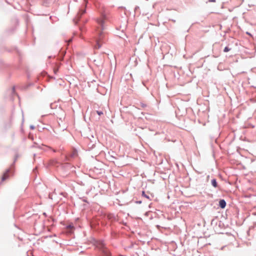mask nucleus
<instances>
[{"mask_svg": "<svg viewBox=\"0 0 256 256\" xmlns=\"http://www.w3.org/2000/svg\"><path fill=\"white\" fill-rule=\"evenodd\" d=\"M212 184L215 188L217 186V182H216V180L214 179L212 180Z\"/></svg>", "mask_w": 256, "mask_h": 256, "instance_id": "5", "label": "nucleus"}, {"mask_svg": "<svg viewBox=\"0 0 256 256\" xmlns=\"http://www.w3.org/2000/svg\"><path fill=\"white\" fill-rule=\"evenodd\" d=\"M209 2H215L216 0H209Z\"/></svg>", "mask_w": 256, "mask_h": 256, "instance_id": "11", "label": "nucleus"}, {"mask_svg": "<svg viewBox=\"0 0 256 256\" xmlns=\"http://www.w3.org/2000/svg\"><path fill=\"white\" fill-rule=\"evenodd\" d=\"M85 12V10H82L81 12H80L78 14V18L80 19L81 16L84 14Z\"/></svg>", "mask_w": 256, "mask_h": 256, "instance_id": "6", "label": "nucleus"}, {"mask_svg": "<svg viewBox=\"0 0 256 256\" xmlns=\"http://www.w3.org/2000/svg\"><path fill=\"white\" fill-rule=\"evenodd\" d=\"M73 228V226H71V225H70L68 226V228Z\"/></svg>", "mask_w": 256, "mask_h": 256, "instance_id": "10", "label": "nucleus"}, {"mask_svg": "<svg viewBox=\"0 0 256 256\" xmlns=\"http://www.w3.org/2000/svg\"><path fill=\"white\" fill-rule=\"evenodd\" d=\"M224 52H228V51L230 50V48H228V47L226 46L224 48Z\"/></svg>", "mask_w": 256, "mask_h": 256, "instance_id": "7", "label": "nucleus"}, {"mask_svg": "<svg viewBox=\"0 0 256 256\" xmlns=\"http://www.w3.org/2000/svg\"><path fill=\"white\" fill-rule=\"evenodd\" d=\"M71 40H70L68 42H71Z\"/></svg>", "mask_w": 256, "mask_h": 256, "instance_id": "13", "label": "nucleus"}, {"mask_svg": "<svg viewBox=\"0 0 256 256\" xmlns=\"http://www.w3.org/2000/svg\"><path fill=\"white\" fill-rule=\"evenodd\" d=\"M96 113L99 115V116H100L102 114H103V112H100V111H96Z\"/></svg>", "mask_w": 256, "mask_h": 256, "instance_id": "9", "label": "nucleus"}, {"mask_svg": "<svg viewBox=\"0 0 256 256\" xmlns=\"http://www.w3.org/2000/svg\"><path fill=\"white\" fill-rule=\"evenodd\" d=\"M142 195L146 197V198H149L148 196L147 195H146V194H145V193H144V192H142Z\"/></svg>", "mask_w": 256, "mask_h": 256, "instance_id": "8", "label": "nucleus"}, {"mask_svg": "<svg viewBox=\"0 0 256 256\" xmlns=\"http://www.w3.org/2000/svg\"><path fill=\"white\" fill-rule=\"evenodd\" d=\"M106 17L104 16H102L100 18L97 20L98 23L100 25L102 28H103V24L104 23Z\"/></svg>", "mask_w": 256, "mask_h": 256, "instance_id": "2", "label": "nucleus"}, {"mask_svg": "<svg viewBox=\"0 0 256 256\" xmlns=\"http://www.w3.org/2000/svg\"><path fill=\"white\" fill-rule=\"evenodd\" d=\"M104 34L101 30L98 32V37L96 40V44L95 48L99 49L102 46V44L104 42Z\"/></svg>", "mask_w": 256, "mask_h": 256, "instance_id": "1", "label": "nucleus"}, {"mask_svg": "<svg viewBox=\"0 0 256 256\" xmlns=\"http://www.w3.org/2000/svg\"><path fill=\"white\" fill-rule=\"evenodd\" d=\"M10 170H6L2 177V182H4L9 178Z\"/></svg>", "mask_w": 256, "mask_h": 256, "instance_id": "3", "label": "nucleus"}, {"mask_svg": "<svg viewBox=\"0 0 256 256\" xmlns=\"http://www.w3.org/2000/svg\"><path fill=\"white\" fill-rule=\"evenodd\" d=\"M58 71V69H54V73H56V72Z\"/></svg>", "mask_w": 256, "mask_h": 256, "instance_id": "12", "label": "nucleus"}, {"mask_svg": "<svg viewBox=\"0 0 256 256\" xmlns=\"http://www.w3.org/2000/svg\"><path fill=\"white\" fill-rule=\"evenodd\" d=\"M219 206L222 208H224L226 206V202L224 200H220L219 202Z\"/></svg>", "mask_w": 256, "mask_h": 256, "instance_id": "4", "label": "nucleus"}]
</instances>
